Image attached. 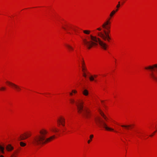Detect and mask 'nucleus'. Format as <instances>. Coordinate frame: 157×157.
<instances>
[{
	"label": "nucleus",
	"mask_w": 157,
	"mask_h": 157,
	"mask_svg": "<svg viewBox=\"0 0 157 157\" xmlns=\"http://www.w3.org/2000/svg\"><path fill=\"white\" fill-rule=\"evenodd\" d=\"M48 133V132L46 129H41L39 131L40 134L33 137L31 140L32 143L35 146L42 145L50 141L55 138V136L53 135L47 138L46 136Z\"/></svg>",
	"instance_id": "1"
},
{
	"label": "nucleus",
	"mask_w": 157,
	"mask_h": 157,
	"mask_svg": "<svg viewBox=\"0 0 157 157\" xmlns=\"http://www.w3.org/2000/svg\"><path fill=\"white\" fill-rule=\"evenodd\" d=\"M82 41L83 45L88 49L94 46H97L98 44L104 50H106L107 47L106 44L100 39L91 35H90V37H89L88 40L86 39H83Z\"/></svg>",
	"instance_id": "2"
},
{
	"label": "nucleus",
	"mask_w": 157,
	"mask_h": 157,
	"mask_svg": "<svg viewBox=\"0 0 157 157\" xmlns=\"http://www.w3.org/2000/svg\"><path fill=\"white\" fill-rule=\"evenodd\" d=\"M110 18L106 20L102 24L101 27L103 30L102 32H99L97 33L98 36L101 37L105 41L109 42L111 39L109 36L110 33Z\"/></svg>",
	"instance_id": "3"
},
{
	"label": "nucleus",
	"mask_w": 157,
	"mask_h": 157,
	"mask_svg": "<svg viewBox=\"0 0 157 157\" xmlns=\"http://www.w3.org/2000/svg\"><path fill=\"white\" fill-rule=\"evenodd\" d=\"M70 101L71 103H75L77 108L78 112L81 114L82 117L86 119H88L90 115V111L86 109L83 108V102L78 100L75 101L74 99H71Z\"/></svg>",
	"instance_id": "4"
},
{
	"label": "nucleus",
	"mask_w": 157,
	"mask_h": 157,
	"mask_svg": "<svg viewBox=\"0 0 157 157\" xmlns=\"http://www.w3.org/2000/svg\"><path fill=\"white\" fill-rule=\"evenodd\" d=\"M94 121L96 124L99 127H102L108 131H113V129L107 126L104 121L101 118L98 117L95 118Z\"/></svg>",
	"instance_id": "5"
},
{
	"label": "nucleus",
	"mask_w": 157,
	"mask_h": 157,
	"mask_svg": "<svg viewBox=\"0 0 157 157\" xmlns=\"http://www.w3.org/2000/svg\"><path fill=\"white\" fill-rule=\"evenodd\" d=\"M145 69L151 71V72L150 74L151 77L154 80L157 81V64L146 67Z\"/></svg>",
	"instance_id": "6"
},
{
	"label": "nucleus",
	"mask_w": 157,
	"mask_h": 157,
	"mask_svg": "<svg viewBox=\"0 0 157 157\" xmlns=\"http://www.w3.org/2000/svg\"><path fill=\"white\" fill-rule=\"evenodd\" d=\"M6 83L8 84L9 86L12 87L13 89L17 91H19L21 90V88L19 86L14 83L9 81H7Z\"/></svg>",
	"instance_id": "7"
},
{
	"label": "nucleus",
	"mask_w": 157,
	"mask_h": 157,
	"mask_svg": "<svg viewBox=\"0 0 157 157\" xmlns=\"http://www.w3.org/2000/svg\"><path fill=\"white\" fill-rule=\"evenodd\" d=\"M31 134L29 132L25 133L24 134L21 135L19 137V140H25L31 136Z\"/></svg>",
	"instance_id": "8"
},
{
	"label": "nucleus",
	"mask_w": 157,
	"mask_h": 157,
	"mask_svg": "<svg viewBox=\"0 0 157 157\" xmlns=\"http://www.w3.org/2000/svg\"><path fill=\"white\" fill-rule=\"evenodd\" d=\"M57 121L58 126H60L61 124L63 126H64L65 119L64 118L61 117L57 119Z\"/></svg>",
	"instance_id": "9"
},
{
	"label": "nucleus",
	"mask_w": 157,
	"mask_h": 157,
	"mask_svg": "<svg viewBox=\"0 0 157 157\" xmlns=\"http://www.w3.org/2000/svg\"><path fill=\"white\" fill-rule=\"evenodd\" d=\"M5 146L4 145H0V157H4V156L2 155L5 153L4 151Z\"/></svg>",
	"instance_id": "10"
},
{
	"label": "nucleus",
	"mask_w": 157,
	"mask_h": 157,
	"mask_svg": "<svg viewBox=\"0 0 157 157\" xmlns=\"http://www.w3.org/2000/svg\"><path fill=\"white\" fill-rule=\"evenodd\" d=\"M6 148L8 151L10 152L12 151L14 147L11 145L9 144L6 146Z\"/></svg>",
	"instance_id": "11"
},
{
	"label": "nucleus",
	"mask_w": 157,
	"mask_h": 157,
	"mask_svg": "<svg viewBox=\"0 0 157 157\" xmlns=\"http://www.w3.org/2000/svg\"><path fill=\"white\" fill-rule=\"evenodd\" d=\"M81 62H82V70L83 72H84V71L85 70H86V68L85 67V62L83 60V59H82Z\"/></svg>",
	"instance_id": "12"
},
{
	"label": "nucleus",
	"mask_w": 157,
	"mask_h": 157,
	"mask_svg": "<svg viewBox=\"0 0 157 157\" xmlns=\"http://www.w3.org/2000/svg\"><path fill=\"white\" fill-rule=\"evenodd\" d=\"M121 126L123 127L126 128L128 130L129 129V128H131L132 127V125H121Z\"/></svg>",
	"instance_id": "13"
},
{
	"label": "nucleus",
	"mask_w": 157,
	"mask_h": 157,
	"mask_svg": "<svg viewBox=\"0 0 157 157\" xmlns=\"http://www.w3.org/2000/svg\"><path fill=\"white\" fill-rule=\"evenodd\" d=\"M65 45L66 47L70 51L73 50L74 49L73 48L71 45L68 44H66Z\"/></svg>",
	"instance_id": "14"
},
{
	"label": "nucleus",
	"mask_w": 157,
	"mask_h": 157,
	"mask_svg": "<svg viewBox=\"0 0 157 157\" xmlns=\"http://www.w3.org/2000/svg\"><path fill=\"white\" fill-rule=\"evenodd\" d=\"M100 113L102 117L106 121L107 120V118L106 117L105 115V114L100 110Z\"/></svg>",
	"instance_id": "15"
},
{
	"label": "nucleus",
	"mask_w": 157,
	"mask_h": 157,
	"mask_svg": "<svg viewBox=\"0 0 157 157\" xmlns=\"http://www.w3.org/2000/svg\"><path fill=\"white\" fill-rule=\"evenodd\" d=\"M82 93L84 95L86 96H87L89 94L88 91L87 90L85 89L83 90Z\"/></svg>",
	"instance_id": "16"
},
{
	"label": "nucleus",
	"mask_w": 157,
	"mask_h": 157,
	"mask_svg": "<svg viewBox=\"0 0 157 157\" xmlns=\"http://www.w3.org/2000/svg\"><path fill=\"white\" fill-rule=\"evenodd\" d=\"M51 130L54 132H58L59 131V130L58 129H57L55 128H52Z\"/></svg>",
	"instance_id": "17"
},
{
	"label": "nucleus",
	"mask_w": 157,
	"mask_h": 157,
	"mask_svg": "<svg viewBox=\"0 0 157 157\" xmlns=\"http://www.w3.org/2000/svg\"><path fill=\"white\" fill-rule=\"evenodd\" d=\"M94 137V135H91L90 136V140H89L88 141V144H90V142L92 140V138L93 137Z\"/></svg>",
	"instance_id": "18"
},
{
	"label": "nucleus",
	"mask_w": 157,
	"mask_h": 157,
	"mask_svg": "<svg viewBox=\"0 0 157 157\" xmlns=\"http://www.w3.org/2000/svg\"><path fill=\"white\" fill-rule=\"evenodd\" d=\"M115 13L116 11H115V10H113L110 14L109 16L110 17H112Z\"/></svg>",
	"instance_id": "19"
},
{
	"label": "nucleus",
	"mask_w": 157,
	"mask_h": 157,
	"mask_svg": "<svg viewBox=\"0 0 157 157\" xmlns=\"http://www.w3.org/2000/svg\"><path fill=\"white\" fill-rule=\"evenodd\" d=\"M84 33L86 34H89L90 33V31L89 30H84L83 31Z\"/></svg>",
	"instance_id": "20"
},
{
	"label": "nucleus",
	"mask_w": 157,
	"mask_h": 157,
	"mask_svg": "<svg viewBox=\"0 0 157 157\" xmlns=\"http://www.w3.org/2000/svg\"><path fill=\"white\" fill-rule=\"evenodd\" d=\"M17 152L16 151H14L13 154H11L10 157H17V156L15 155V154Z\"/></svg>",
	"instance_id": "21"
},
{
	"label": "nucleus",
	"mask_w": 157,
	"mask_h": 157,
	"mask_svg": "<svg viewBox=\"0 0 157 157\" xmlns=\"http://www.w3.org/2000/svg\"><path fill=\"white\" fill-rule=\"evenodd\" d=\"M70 28L72 29L75 32H78V30L76 28L71 27H70Z\"/></svg>",
	"instance_id": "22"
},
{
	"label": "nucleus",
	"mask_w": 157,
	"mask_h": 157,
	"mask_svg": "<svg viewBox=\"0 0 157 157\" xmlns=\"http://www.w3.org/2000/svg\"><path fill=\"white\" fill-rule=\"evenodd\" d=\"M20 145L22 147H24L26 145V144L22 142H20Z\"/></svg>",
	"instance_id": "23"
},
{
	"label": "nucleus",
	"mask_w": 157,
	"mask_h": 157,
	"mask_svg": "<svg viewBox=\"0 0 157 157\" xmlns=\"http://www.w3.org/2000/svg\"><path fill=\"white\" fill-rule=\"evenodd\" d=\"M6 89V87L4 86L1 87L0 88V90L1 91H4Z\"/></svg>",
	"instance_id": "24"
},
{
	"label": "nucleus",
	"mask_w": 157,
	"mask_h": 157,
	"mask_svg": "<svg viewBox=\"0 0 157 157\" xmlns=\"http://www.w3.org/2000/svg\"><path fill=\"white\" fill-rule=\"evenodd\" d=\"M120 6V2H118V4L116 6V8L118 9Z\"/></svg>",
	"instance_id": "25"
},
{
	"label": "nucleus",
	"mask_w": 157,
	"mask_h": 157,
	"mask_svg": "<svg viewBox=\"0 0 157 157\" xmlns=\"http://www.w3.org/2000/svg\"><path fill=\"white\" fill-rule=\"evenodd\" d=\"M90 79L91 81H93L94 80V78L93 76H91L89 78Z\"/></svg>",
	"instance_id": "26"
},
{
	"label": "nucleus",
	"mask_w": 157,
	"mask_h": 157,
	"mask_svg": "<svg viewBox=\"0 0 157 157\" xmlns=\"http://www.w3.org/2000/svg\"><path fill=\"white\" fill-rule=\"evenodd\" d=\"M97 30L99 31H101L102 30V28L101 27H99L97 29Z\"/></svg>",
	"instance_id": "27"
},
{
	"label": "nucleus",
	"mask_w": 157,
	"mask_h": 157,
	"mask_svg": "<svg viewBox=\"0 0 157 157\" xmlns=\"http://www.w3.org/2000/svg\"><path fill=\"white\" fill-rule=\"evenodd\" d=\"M62 28H63L65 30H66V31H67L68 30V29H67V28H65V27H63H63H62Z\"/></svg>",
	"instance_id": "28"
},
{
	"label": "nucleus",
	"mask_w": 157,
	"mask_h": 157,
	"mask_svg": "<svg viewBox=\"0 0 157 157\" xmlns=\"http://www.w3.org/2000/svg\"><path fill=\"white\" fill-rule=\"evenodd\" d=\"M77 91H76V90H72V93H77Z\"/></svg>",
	"instance_id": "29"
},
{
	"label": "nucleus",
	"mask_w": 157,
	"mask_h": 157,
	"mask_svg": "<svg viewBox=\"0 0 157 157\" xmlns=\"http://www.w3.org/2000/svg\"><path fill=\"white\" fill-rule=\"evenodd\" d=\"M84 72V74L83 75V76L85 77H86V74H85V73L84 72Z\"/></svg>",
	"instance_id": "30"
},
{
	"label": "nucleus",
	"mask_w": 157,
	"mask_h": 157,
	"mask_svg": "<svg viewBox=\"0 0 157 157\" xmlns=\"http://www.w3.org/2000/svg\"><path fill=\"white\" fill-rule=\"evenodd\" d=\"M156 132V131H155V132H153V133L152 134L150 135V136H151V137H152V136H153V135H154V133H155V132Z\"/></svg>",
	"instance_id": "31"
},
{
	"label": "nucleus",
	"mask_w": 157,
	"mask_h": 157,
	"mask_svg": "<svg viewBox=\"0 0 157 157\" xmlns=\"http://www.w3.org/2000/svg\"><path fill=\"white\" fill-rule=\"evenodd\" d=\"M97 75H94V76L93 77H94V78H96V77H97Z\"/></svg>",
	"instance_id": "32"
},
{
	"label": "nucleus",
	"mask_w": 157,
	"mask_h": 157,
	"mask_svg": "<svg viewBox=\"0 0 157 157\" xmlns=\"http://www.w3.org/2000/svg\"><path fill=\"white\" fill-rule=\"evenodd\" d=\"M118 10V8H117L115 11H116V12Z\"/></svg>",
	"instance_id": "33"
},
{
	"label": "nucleus",
	"mask_w": 157,
	"mask_h": 157,
	"mask_svg": "<svg viewBox=\"0 0 157 157\" xmlns=\"http://www.w3.org/2000/svg\"><path fill=\"white\" fill-rule=\"evenodd\" d=\"M70 94L71 95H73L72 93H70Z\"/></svg>",
	"instance_id": "34"
},
{
	"label": "nucleus",
	"mask_w": 157,
	"mask_h": 157,
	"mask_svg": "<svg viewBox=\"0 0 157 157\" xmlns=\"http://www.w3.org/2000/svg\"><path fill=\"white\" fill-rule=\"evenodd\" d=\"M66 27H68L67 25H66Z\"/></svg>",
	"instance_id": "35"
},
{
	"label": "nucleus",
	"mask_w": 157,
	"mask_h": 157,
	"mask_svg": "<svg viewBox=\"0 0 157 157\" xmlns=\"http://www.w3.org/2000/svg\"><path fill=\"white\" fill-rule=\"evenodd\" d=\"M67 33L69 34H71V33L70 32H67Z\"/></svg>",
	"instance_id": "36"
}]
</instances>
